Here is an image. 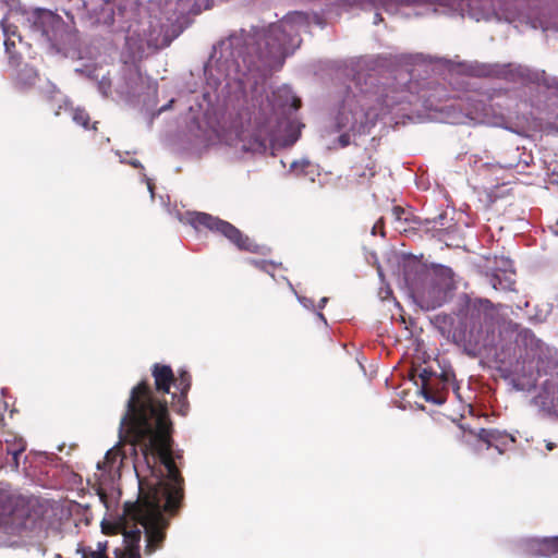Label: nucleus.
I'll list each match as a JSON object with an SVG mask.
<instances>
[{"instance_id":"nucleus-1","label":"nucleus","mask_w":558,"mask_h":558,"mask_svg":"<svg viewBox=\"0 0 558 558\" xmlns=\"http://www.w3.org/2000/svg\"><path fill=\"white\" fill-rule=\"evenodd\" d=\"M312 22L324 27L318 15L293 11L277 23L241 28L214 44L208 59L197 69L201 93L198 82L185 83L193 94L190 132L206 145L225 142L251 155L293 145L299 133H281L292 126L289 116L300 108L301 100L288 85L270 96L267 77L301 46V34Z\"/></svg>"},{"instance_id":"nucleus-2","label":"nucleus","mask_w":558,"mask_h":558,"mask_svg":"<svg viewBox=\"0 0 558 558\" xmlns=\"http://www.w3.org/2000/svg\"><path fill=\"white\" fill-rule=\"evenodd\" d=\"M126 425L145 457L157 465L147 496L132 505L129 513L144 529L146 550L151 553L163 542L174 515V452L168 402L154 393L147 379L131 389L120 421V438Z\"/></svg>"},{"instance_id":"nucleus-3","label":"nucleus","mask_w":558,"mask_h":558,"mask_svg":"<svg viewBox=\"0 0 558 558\" xmlns=\"http://www.w3.org/2000/svg\"><path fill=\"white\" fill-rule=\"evenodd\" d=\"M423 53H383L367 58L364 66L369 72L359 71L347 86L333 117L332 130L339 133L338 144L347 147L357 135L371 133L377 120L391 112L398 105L411 102L407 82L395 83L396 77L386 76L397 70L412 76V66L425 63Z\"/></svg>"},{"instance_id":"nucleus-4","label":"nucleus","mask_w":558,"mask_h":558,"mask_svg":"<svg viewBox=\"0 0 558 558\" xmlns=\"http://www.w3.org/2000/svg\"><path fill=\"white\" fill-rule=\"evenodd\" d=\"M498 373L515 391H530L539 384L532 404L547 417L558 418V350L543 342L530 329H523L514 342L495 352Z\"/></svg>"},{"instance_id":"nucleus-5","label":"nucleus","mask_w":558,"mask_h":558,"mask_svg":"<svg viewBox=\"0 0 558 558\" xmlns=\"http://www.w3.org/2000/svg\"><path fill=\"white\" fill-rule=\"evenodd\" d=\"M469 73L478 77H493L521 84L525 90L523 101L545 120L548 133L558 135V77L544 70L518 63L470 62Z\"/></svg>"},{"instance_id":"nucleus-6","label":"nucleus","mask_w":558,"mask_h":558,"mask_svg":"<svg viewBox=\"0 0 558 558\" xmlns=\"http://www.w3.org/2000/svg\"><path fill=\"white\" fill-rule=\"evenodd\" d=\"M427 10L450 16L468 15L470 19L480 21H505L508 23L524 22L532 29L541 28L544 33L555 31L558 26L553 25L541 17H532L507 7L502 0H426Z\"/></svg>"},{"instance_id":"nucleus-7","label":"nucleus","mask_w":558,"mask_h":558,"mask_svg":"<svg viewBox=\"0 0 558 558\" xmlns=\"http://www.w3.org/2000/svg\"><path fill=\"white\" fill-rule=\"evenodd\" d=\"M458 316L470 354L476 355L496 341L499 307L490 300L463 293L458 300Z\"/></svg>"},{"instance_id":"nucleus-8","label":"nucleus","mask_w":558,"mask_h":558,"mask_svg":"<svg viewBox=\"0 0 558 558\" xmlns=\"http://www.w3.org/2000/svg\"><path fill=\"white\" fill-rule=\"evenodd\" d=\"M25 27L33 38L47 47L50 53L74 58L78 50L77 32L73 22L46 9H36L25 20Z\"/></svg>"},{"instance_id":"nucleus-9","label":"nucleus","mask_w":558,"mask_h":558,"mask_svg":"<svg viewBox=\"0 0 558 558\" xmlns=\"http://www.w3.org/2000/svg\"><path fill=\"white\" fill-rule=\"evenodd\" d=\"M402 283L408 294L424 311H433L451 296L448 283H439L430 277L427 269L416 259H408L402 266Z\"/></svg>"},{"instance_id":"nucleus-10","label":"nucleus","mask_w":558,"mask_h":558,"mask_svg":"<svg viewBox=\"0 0 558 558\" xmlns=\"http://www.w3.org/2000/svg\"><path fill=\"white\" fill-rule=\"evenodd\" d=\"M511 102L507 90L493 89L469 96L464 110L476 124L504 126L507 116L511 113Z\"/></svg>"},{"instance_id":"nucleus-11","label":"nucleus","mask_w":558,"mask_h":558,"mask_svg":"<svg viewBox=\"0 0 558 558\" xmlns=\"http://www.w3.org/2000/svg\"><path fill=\"white\" fill-rule=\"evenodd\" d=\"M186 221L195 229L203 227L214 233H218L228 239L233 245L241 251L264 254V246H259L247 235L243 234L232 223L206 213L192 211L187 213Z\"/></svg>"},{"instance_id":"nucleus-12","label":"nucleus","mask_w":558,"mask_h":558,"mask_svg":"<svg viewBox=\"0 0 558 558\" xmlns=\"http://www.w3.org/2000/svg\"><path fill=\"white\" fill-rule=\"evenodd\" d=\"M32 521L29 508L21 497L0 494V546L9 536L20 535Z\"/></svg>"},{"instance_id":"nucleus-13","label":"nucleus","mask_w":558,"mask_h":558,"mask_svg":"<svg viewBox=\"0 0 558 558\" xmlns=\"http://www.w3.org/2000/svg\"><path fill=\"white\" fill-rule=\"evenodd\" d=\"M4 48L11 70L10 80L12 87L19 93H29L40 81L38 70L33 64L25 62L23 56L15 51V43L13 40L5 39Z\"/></svg>"},{"instance_id":"nucleus-14","label":"nucleus","mask_w":558,"mask_h":558,"mask_svg":"<svg viewBox=\"0 0 558 558\" xmlns=\"http://www.w3.org/2000/svg\"><path fill=\"white\" fill-rule=\"evenodd\" d=\"M125 13V8L108 0L87 8V16L90 24L111 28L113 32H124L130 28Z\"/></svg>"},{"instance_id":"nucleus-15","label":"nucleus","mask_w":558,"mask_h":558,"mask_svg":"<svg viewBox=\"0 0 558 558\" xmlns=\"http://www.w3.org/2000/svg\"><path fill=\"white\" fill-rule=\"evenodd\" d=\"M513 263L509 257L486 259L485 281L496 291H513L515 286Z\"/></svg>"},{"instance_id":"nucleus-16","label":"nucleus","mask_w":558,"mask_h":558,"mask_svg":"<svg viewBox=\"0 0 558 558\" xmlns=\"http://www.w3.org/2000/svg\"><path fill=\"white\" fill-rule=\"evenodd\" d=\"M354 2L363 10L374 9L378 11L379 9H383L389 14L398 13L401 8H425V11H415L416 16L424 15L429 12L427 10L426 0H354ZM381 21L383 17L380 13L375 12L373 23L377 25Z\"/></svg>"},{"instance_id":"nucleus-17","label":"nucleus","mask_w":558,"mask_h":558,"mask_svg":"<svg viewBox=\"0 0 558 558\" xmlns=\"http://www.w3.org/2000/svg\"><path fill=\"white\" fill-rule=\"evenodd\" d=\"M208 0H178L177 1V12L184 11L185 8H189L186 14H181L180 17H177V38L180 36L182 32H184L191 24L193 23V16L199 14L203 9H209Z\"/></svg>"},{"instance_id":"nucleus-18","label":"nucleus","mask_w":558,"mask_h":558,"mask_svg":"<svg viewBox=\"0 0 558 558\" xmlns=\"http://www.w3.org/2000/svg\"><path fill=\"white\" fill-rule=\"evenodd\" d=\"M526 557H557L558 536L524 541Z\"/></svg>"},{"instance_id":"nucleus-19","label":"nucleus","mask_w":558,"mask_h":558,"mask_svg":"<svg viewBox=\"0 0 558 558\" xmlns=\"http://www.w3.org/2000/svg\"><path fill=\"white\" fill-rule=\"evenodd\" d=\"M192 376L184 368H180L177 375V414L186 416L190 411V403L186 399L191 389Z\"/></svg>"},{"instance_id":"nucleus-20","label":"nucleus","mask_w":558,"mask_h":558,"mask_svg":"<svg viewBox=\"0 0 558 558\" xmlns=\"http://www.w3.org/2000/svg\"><path fill=\"white\" fill-rule=\"evenodd\" d=\"M38 89L40 94H43L48 101L56 106L54 116L58 117L61 113L62 109H68L70 106V99L64 96L57 85L52 83L50 80H46L44 85H39Z\"/></svg>"},{"instance_id":"nucleus-21","label":"nucleus","mask_w":558,"mask_h":558,"mask_svg":"<svg viewBox=\"0 0 558 558\" xmlns=\"http://www.w3.org/2000/svg\"><path fill=\"white\" fill-rule=\"evenodd\" d=\"M151 375L155 379L157 392L169 393L174 384V374L171 365L155 363L151 367Z\"/></svg>"},{"instance_id":"nucleus-22","label":"nucleus","mask_w":558,"mask_h":558,"mask_svg":"<svg viewBox=\"0 0 558 558\" xmlns=\"http://www.w3.org/2000/svg\"><path fill=\"white\" fill-rule=\"evenodd\" d=\"M476 436L487 445V448L495 447L499 453L502 452V446H506L508 442L515 441L514 437L499 429L480 428Z\"/></svg>"},{"instance_id":"nucleus-23","label":"nucleus","mask_w":558,"mask_h":558,"mask_svg":"<svg viewBox=\"0 0 558 558\" xmlns=\"http://www.w3.org/2000/svg\"><path fill=\"white\" fill-rule=\"evenodd\" d=\"M435 376H437V374L429 368H423L421 371V373L418 375L421 383H422L421 384V395L423 396V398L425 399L426 402H429V403H433L436 405H441L447 401V397L440 396V395H435L428 390L430 388V383L434 380Z\"/></svg>"},{"instance_id":"nucleus-24","label":"nucleus","mask_w":558,"mask_h":558,"mask_svg":"<svg viewBox=\"0 0 558 558\" xmlns=\"http://www.w3.org/2000/svg\"><path fill=\"white\" fill-rule=\"evenodd\" d=\"M174 39V24H160L159 33L157 34V29L154 28L150 34L149 44L153 45L157 49H162L169 47Z\"/></svg>"},{"instance_id":"nucleus-25","label":"nucleus","mask_w":558,"mask_h":558,"mask_svg":"<svg viewBox=\"0 0 558 558\" xmlns=\"http://www.w3.org/2000/svg\"><path fill=\"white\" fill-rule=\"evenodd\" d=\"M76 73L84 74L90 80H95L97 82V89L102 97H108L111 89V81L106 75L99 76L97 69L95 66H85V68H76Z\"/></svg>"},{"instance_id":"nucleus-26","label":"nucleus","mask_w":558,"mask_h":558,"mask_svg":"<svg viewBox=\"0 0 558 558\" xmlns=\"http://www.w3.org/2000/svg\"><path fill=\"white\" fill-rule=\"evenodd\" d=\"M454 374L451 371H442L439 375L435 376L434 380L430 383V388L428 389L435 395H440L446 397V392L450 388H454Z\"/></svg>"},{"instance_id":"nucleus-27","label":"nucleus","mask_w":558,"mask_h":558,"mask_svg":"<svg viewBox=\"0 0 558 558\" xmlns=\"http://www.w3.org/2000/svg\"><path fill=\"white\" fill-rule=\"evenodd\" d=\"M428 220L430 222L428 234L442 241L447 230L452 227V219L448 217L446 211H442L435 217H428Z\"/></svg>"},{"instance_id":"nucleus-28","label":"nucleus","mask_w":558,"mask_h":558,"mask_svg":"<svg viewBox=\"0 0 558 558\" xmlns=\"http://www.w3.org/2000/svg\"><path fill=\"white\" fill-rule=\"evenodd\" d=\"M142 531L140 527L131 529L123 534V543L128 558H142L140 554V542Z\"/></svg>"},{"instance_id":"nucleus-29","label":"nucleus","mask_w":558,"mask_h":558,"mask_svg":"<svg viewBox=\"0 0 558 558\" xmlns=\"http://www.w3.org/2000/svg\"><path fill=\"white\" fill-rule=\"evenodd\" d=\"M290 171L298 177H306L312 182H314L315 178L319 175L318 166L314 165L306 158L292 161L290 165Z\"/></svg>"},{"instance_id":"nucleus-30","label":"nucleus","mask_w":558,"mask_h":558,"mask_svg":"<svg viewBox=\"0 0 558 558\" xmlns=\"http://www.w3.org/2000/svg\"><path fill=\"white\" fill-rule=\"evenodd\" d=\"M430 277L439 283H448V288L453 290L456 288L453 280V271L450 267L445 265H435L432 270H427Z\"/></svg>"},{"instance_id":"nucleus-31","label":"nucleus","mask_w":558,"mask_h":558,"mask_svg":"<svg viewBox=\"0 0 558 558\" xmlns=\"http://www.w3.org/2000/svg\"><path fill=\"white\" fill-rule=\"evenodd\" d=\"M554 305L549 302L539 303L534 307V313L529 315L531 324H542L547 320L553 312Z\"/></svg>"},{"instance_id":"nucleus-32","label":"nucleus","mask_w":558,"mask_h":558,"mask_svg":"<svg viewBox=\"0 0 558 558\" xmlns=\"http://www.w3.org/2000/svg\"><path fill=\"white\" fill-rule=\"evenodd\" d=\"M404 223L409 225V230H417L423 231L425 233H429L430 231V222L427 218H423L420 216L414 215L410 211L408 216L404 217Z\"/></svg>"},{"instance_id":"nucleus-33","label":"nucleus","mask_w":558,"mask_h":558,"mask_svg":"<svg viewBox=\"0 0 558 558\" xmlns=\"http://www.w3.org/2000/svg\"><path fill=\"white\" fill-rule=\"evenodd\" d=\"M25 449H26V445L22 439L19 441V444H14V445H10L9 441L7 440L4 451L7 454L11 456V458H12L11 465L15 470L19 469V457L22 454V452H24Z\"/></svg>"},{"instance_id":"nucleus-34","label":"nucleus","mask_w":558,"mask_h":558,"mask_svg":"<svg viewBox=\"0 0 558 558\" xmlns=\"http://www.w3.org/2000/svg\"><path fill=\"white\" fill-rule=\"evenodd\" d=\"M64 110L71 112L72 120L75 124L83 126L85 130L89 129V114L85 109L80 107L73 109L70 105L69 108Z\"/></svg>"},{"instance_id":"nucleus-35","label":"nucleus","mask_w":558,"mask_h":558,"mask_svg":"<svg viewBox=\"0 0 558 558\" xmlns=\"http://www.w3.org/2000/svg\"><path fill=\"white\" fill-rule=\"evenodd\" d=\"M410 214L409 210H405L404 208L400 206H393L391 209V215L395 218L396 222V229L400 232H408V228H402V225L404 223V217Z\"/></svg>"},{"instance_id":"nucleus-36","label":"nucleus","mask_w":558,"mask_h":558,"mask_svg":"<svg viewBox=\"0 0 558 558\" xmlns=\"http://www.w3.org/2000/svg\"><path fill=\"white\" fill-rule=\"evenodd\" d=\"M247 263L271 276L272 270L276 267V264L274 262L265 259L248 258Z\"/></svg>"},{"instance_id":"nucleus-37","label":"nucleus","mask_w":558,"mask_h":558,"mask_svg":"<svg viewBox=\"0 0 558 558\" xmlns=\"http://www.w3.org/2000/svg\"><path fill=\"white\" fill-rule=\"evenodd\" d=\"M174 105V97H171L165 105L158 108L156 111H153L149 119V124L154 122L155 119L159 118L163 112L171 110Z\"/></svg>"},{"instance_id":"nucleus-38","label":"nucleus","mask_w":558,"mask_h":558,"mask_svg":"<svg viewBox=\"0 0 558 558\" xmlns=\"http://www.w3.org/2000/svg\"><path fill=\"white\" fill-rule=\"evenodd\" d=\"M288 284L290 287V289L292 290V292L295 294L298 301L300 302V304L306 308V310H314L315 305H314V301L311 299V298H306V296H303V295H300L298 294V292L295 291L294 287L292 286V283L288 280Z\"/></svg>"},{"instance_id":"nucleus-39","label":"nucleus","mask_w":558,"mask_h":558,"mask_svg":"<svg viewBox=\"0 0 558 558\" xmlns=\"http://www.w3.org/2000/svg\"><path fill=\"white\" fill-rule=\"evenodd\" d=\"M76 553L81 555V558H108L100 556V553H96L92 547L78 546Z\"/></svg>"},{"instance_id":"nucleus-40","label":"nucleus","mask_w":558,"mask_h":558,"mask_svg":"<svg viewBox=\"0 0 558 558\" xmlns=\"http://www.w3.org/2000/svg\"><path fill=\"white\" fill-rule=\"evenodd\" d=\"M140 175H141V179H140L141 182L146 183L147 191L149 192V195H150V199L154 202L156 198V193H155V185H154L153 181L146 175L145 172H141Z\"/></svg>"},{"instance_id":"nucleus-41","label":"nucleus","mask_w":558,"mask_h":558,"mask_svg":"<svg viewBox=\"0 0 558 558\" xmlns=\"http://www.w3.org/2000/svg\"><path fill=\"white\" fill-rule=\"evenodd\" d=\"M175 482H177V510L179 509L180 507V502L183 498V490H182V483H183V478L182 476L180 475L179 471L177 470V478H175Z\"/></svg>"},{"instance_id":"nucleus-42","label":"nucleus","mask_w":558,"mask_h":558,"mask_svg":"<svg viewBox=\"0 0 558 558\" xmlns=\"http://www.w3.org/2000/svg\"><path fill=\"white\" fill-rule=\"evenodd\" d=\"M117 155L120 157L121 162L128 163V165L132 166L133 168L141 169L142 170L141 172H144V167L138 159L132 158V159L125 160L122 158V156L119 151H117Z\"/></svg>"},{"instance_id":"nucleus-43","label":"nucleus","mask_w":558,"mask_h":558,"mask_svg":"<svg viewBox=\"0 0 558 558\" xmlns=\"http://www.w3.org/2000/svg\"><path fill=\"white\" fill-rule=\"evenodd\" d=\"M514 155H515V158L513 160L505 161V162H499L500 167L505 168V169L518 168L520 166V161L518 160V157H519L518 149L514 150Z\"/></svg>"},{"instance_id":"nucleus-44","label":"nucleus","mask_w":558,"mask_h":558,"mask_svg":"<svg viewBox=\"0 0 558 558\" xmlns=\"http://www.w3.org/2000/svg\"><path fill=\"white\" fill-rule=\"evenodd\" d=\"M159 202L161 207L165 209V211L169 215L172 214L171 210V204H170V196L169 195H159Z\"/></svg>"},{"instance_id":"nucleus-45","label":"nucleus","mask_w":558,"mask_h":558,"mask_svg":"<svg viewBox=\"0 0 558 558\" xmlns=\"http://www.w3.org/2000/svg\"><path fill=\"white\" fill-rule=\"evenodd\" d=\"M161 141L165 145H171L172 142H173V138H172V134H171V131L170 130H165L162 131L161 135Z\"/></svg>"},{"instance_id":"nucleus-46","label":"nucleus","mask_w":558,"mask_h":558,"mask_svg":"<svg viewBox=\"0 0 558 558\" xmlns=\"http://www.w3.org/2000/svg\"><path fill=\"white\" fill-rule=\"evenodd\" d=\"M383 229H384V222H383V219L380 218V219H378V220L376 221V223L373 226V228H372V234H373V235H376V234H377V232H378V230H380V234L384 236V235H385V233H384V230H383Z\"/></svg>"},{"instance_id":"nucleus-47","label":"nucleus","mask_w":558,"mask_h":558,"mask_svg":"<svg viewBox=\"0 0 558 558\" xmlns=\"http://www.w3.org/2000/svg\"><path fill=\"white\" fill-rule=\"evenodd\" d=\"M107 546H108L107 542H98L97 549H95V551L100 553V556H102V557H107V555H106Z\"/></svg>"},{"instance_id":"nucleus-48","label":"nucleus","mask_w":558,"mask_h":558,"mask_svg":"<svg viewBox=\"0 0 558 558\" xmlns=\"http://www.w3.org/2000/svg\"><path fill=\"white\" fill-rule=\"evenodd\" d=\"M0 25H1L2 31H3V33H4L5 35H8V34L11 32V31H10V26H8V25L5 24V20H4V19H2V20L0 21Z\"/></svg>"},{"instance_id":"nucleus-49","label":"nucleus","mask_w":558,"mask_h":558,"mask_svg":"<svg viewBox=\"0 0 558 558\" xmlns=\"http://www.w3.org/2000/svg\"><path fill=\"white\" fill-rule=\"evenodd\" d=\"M327 302H328V298H326V296L322 298L318 303V308L319 310L324 308L326 306Z\"/></svg>"},{"instance_id":"nucleus-50","label":"nucleus","mask_w":558,"mask_h":558,"mask_svg":"<svg viewBox=\"0 0 558 558\" xmlns=\"http://www.w3.org/2000/svg\"><path fill=\"white\" fill-rule=\"evenodd\" d=\"M316 316L324 325H327V319L322 312H316Z\"/></svg>"},{"instance_id":"nucleus-51","label":"nucleus","mask_w":558,"mask_h":558,"mask_svg":"<svg viewBox=\"0 0 558 558\" xmlns=\"http://www.w3.org/2000/svg\"><path fill=\"white\" fill-rule=\"evenodd\" d=\"M556 447H557V445H556L555 442H553V441H546V449H547L548 451L554 450Z\"/></svg>"},{"instance_id":"nucleus-52","label":"nucleus","mask_w":558,"mask_h":558,"mask_svg":"<svg viewBox=\"0 0 558 558\" xmlns=\"http://www.w3.org/2000/svg\"><path fill=\"white\" fill-rule=\"evenodd\" d=\"M182 97H183V92L181 90V92L179 93V95H177V102H178L179 100H181V99H182Z\"/></svg>"},{"instance_id":"nucleus-53","label":"nucleus","mask_w":558,"mask_h":558,"mask_svg":"<svg viewBox=\"0 0 558 558\" xmlns=\"http://www.w3.org/2000/svg\"><path fill=\"white\" fill-rule=\"evenodd\" d=\"M378 276H379V278L383 280L384 275H383V271H381V268H380V267H378Z\"/></svg>"},{"instance_id":"nucleus-54","label":"nucleus","mask_w":558,"mask_h":558,"mask_svg":"<svg viewBox=\"0 0 558 558\" xmlns=\"http://www.w3.org/2000/svg\"><path fill=\"white\" fill-rule=\"evenodd\" d=\"M190 77H191L192 80H194V78H195V73H194V71H191V72H190Z\"/></svg>"},{"instance_id":"nucleus-55","label":"nucleus","mask_w":558,"mask_h":558,"mask_svg":"<svg viewBox=\"0 0 558 558\" xmlns=\"http://www.w3.org/2000/svg\"><path fill=\"white\" fill-rule=\"evenodd\" d=\"M97 123H98V122H94V123H93L92 128H93L94 130H96V129H97V128H96Z\"/></svg>"},{"instance_id":"nucleus-56","label":"nucleus","mask_w":558,"mask_h":558,"mask_svg":"<svg viewBox=\"0 0 558 558\" xmlns=\"http://www.w3.org/2000/svg\"><path fill=\"white\" fill-rule=\"evenodd\" d=\"M54 558H62V556L60 554H57Z\"/></svg>"},{"instance_id":"nucleus-57","label":"nucleus","mask_w":558,"mask_h":558,"mask_svg":"<svg viewBox=\"0 0 558 558\" xmlns=\"http://www.w3.org/2000/svg\"><path fill=\"white\" fill-rule=\"evenodd\" d=\"M175 458H177V460L180 458V454H179V451H178V450H177Z\"/></svg>"},{"instance_id":"nucleus-58","label":"nucleus","mask_w":558,"mask_h":558,"mask_svg":"<svg viewBox=\"0 0 558 558\" xmlns=\"http://www.w3.org/2000/svg\"><path fill=\"white\" fill-rule=\"evenodd\" d=\"M151 92H153V94H156V93H157V90H156V88H155V87L151 89Z\"/></svg>"}]
</instances>
